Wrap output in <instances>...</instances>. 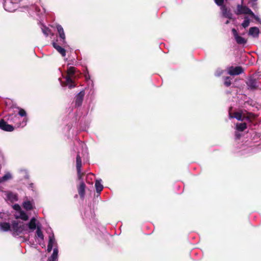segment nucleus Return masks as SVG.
I'll list each match as a JSON object with an SVG mask.
<instances>
[{"label": "nucleus", "instance_id": "1", "mask_svg": "<svg viewBox=\"0 0 261 261\" xmlns=\"http://www.w3.org/2000/svg\"><path fill=\"white\" fill-rule=\"evenodd\" d=\"M25 229L26 225L23 222L15 220L12 221L11 231L13 236H19Z\"/></svg>", "mask_w": 261, "mask_h": 261}, {"label": "nucleus", "instance_id": "2", "mask_svg": "<svg viewBox=\"0 0 261 261\" xmlns=\"http://www.w3.org/2000/svg\"><path fill=\"white\" fill-rule=\"evenodd\" d=\"M244 72V69L241 66L233 67L228 68V73L230 75H237Z\"/></svg>", "mask_w": 261, "mask_h": 261}, {"label": "nucleus", "instance_id": "3", "mask_svg": "<svg viewBox=\"0 0 261 261\" xmlns=\"http://www.w3.org/2000/svg\"><path fill=\"white\" fill-rule=\"evenodd\" d=\"M231 32L235 40L238 44L244 45L246 43L247 40L244 38L239 36L237 31L234 28L232 29Z\"/></svg>", "mask_w": 261, "mask_h": 261}, {"label": "nucleus", "instance_id": "4", "mask_svg": "<svg viewBox=\"0 0 261 261\" xmlns=\"http://www.w3.org/2000/svg\"><path fill=\"white\" fill-rule=\"evenodd\" d=\"M246 84L248 87V89L252 90H255L258 88L257 81L253 77H249L246 82Z\"/></svg>", "mask_w": 261, "mask_h": 261}, {"label": "nucleus", "instance_id": "5", "mask_svg": "<svg viewBox=\"0 0 261 261\" xmlns=\"http://www.w3.org/2000/svg\"><path fill=\"white\" fill-rule=\"evenodd\" d=\"M0 129L6 132H12L14 128L13 125L9 124L2 119L0 120Z\"/></svg>", "mask_w": 261, "mask_h": 261}, {"label": "nucleus", "instance_id": "6", "mask_svg": "<svg viewBox=\"0 0 261 261\" xmlns=\"http://www.w3.org/2000/svg\"><path fill=\"white\" fill-rule=\"evenodd\" d=\"M85 92L84 90L80 91L75 96V105L77 107H80L82 106Z\"/></svg>", "mask_w": 261, "mask_h": 261}, {"label": "nucleus", "instance_id": "7", "mask_svg": "<svg viewBox=\"0 0 261 261\" xmlns=\"http://www.w3.org/2000/svg\"><path fill=\"white\" fill-rule=\"evenodd\" d=\"M86 187V185L83 181H81L79 185L77 186L78 193L81 199L84 198Z\"/></svg>", "mask_w": 261, "mask_h": 261}, {"label": "nucleus", "instance_id": "8", "mask_svg": "<svg viewBox=\"0 0 261 261\" xmlns=\"http://www.w3.org/2000/svg\"><path fill=\"white\" fill-rule=\"evenodd\" d=\"M220 7V9L221 10L223 16L224 17H226V18H227L229 19H231L232 16V14L231 13L229 9H228V8L226 6V5H223Z\"/></svg>", "mask_w": 261, "mask_h": 261}, {"label": "nucleus", "instance_id": "9", "mask_svg": "<svg viewBox=\"0 0 261 261\" xmlns=\"http://www.w3.org/2000/svg\"><path fill=\"white\" fill-rule=\"evenodd\" d=\"M56 28L57 29L58 33L59 34L60 37L62 40L63 43V44L66 43L65 34L64 33L63 27L61 25L58 24L56 26Z\"/></svg>", "mask_w": 261, "mask_h": 261}, {"label": "nucleus", "instance_id": "10", "mask_svg": "<svg viewBox=\"0 0 261 261\" xmlns=\"http://www.w3.org/2000/svg\"><path fill=\"white\" fill-rule=\"evenodd\" d=\"M53 46L58 51V52L62 55V57H65L66 51L64 48L62 47L56 42H53Z\"/></svg>", "mask_w": 261, "mask_h": 261}, {"label": "nucleus", "instance_id": "11", "mask_svg": "<svg viewBox=\"0 0 261 261\" xmlns=\"http://www.w3.org/2000/svg\"><path fill=\"white\" fill-rule=\"evenodd\" d=\"M259 30L257 27H251L249 29L248 34L252 36L253 37H258L259 36Z\"/></svg>", "mask_w": 261, "mask_h": 261}, {"label": "nucleus", "instance_id": "12", "mask_svg": "<svg viewBox=\"0 0 261 261\" xmlns=\"http://www.w3.org/2000/svg\"><path fill=\"white\" fill-rule=\"evenodd\" d=\"M241 7V13L248 14L250 16H254L253 12L247 6H240L238 5V7Z\"/></svg>", "mask_w": 261, "mask_h": 261}, {"label": "nucleus", "instance_id": "13", "mask_svg": "<svg viewBox=\"0 0 261 261\" xmlns=\"http://www.w3.org/2000/svg\"><path fill=\"white\" fill-rule=\"evenodd\" d=\"M0 228L4 231H11V225L8 222H0Z\"/></svg>", "mask_w": 261, "mask_h": 261}, {"label": "nucleus", "instance_id": "14", "mask_svg": "<svg viewBox=\"0 0 261 261\" xmlns=\"http://www.w3.org/2000/svg\"><path fill=\"white\" fill-rule=\"evenodd\" d=\"M19 215H15L14 217L16 219H20L24 221H27L29 219V217L27 215V214L23 211H20L19 212Z\"/></svg>", "mask_w": 261, "mask_h": 261}, {"label": "nucleus", "instance_id": "15", "mask_svg": "<svg viewBox=\"0 0 261 261\" xmlns=\"http://www.w3.org/2000/svg\"><path fill=\"white\" fill-rule=\"evenodd\" d=\"M82 162L79 152L77 153L76 158V170L82 169Z\"/></svg>", "mask_w": 261, "mask_h": 261}, {"label": "nucleus", "instance_id": "16", "mask_svg": "<svg viewBox=\"0 0 261 261\" xmlns=\"http://www.w3.org/2000/svg\"><path fill=\"white\" fill-rule=\"evenodd\" d=\"M23 207L27 211L32 210L33 208V203L29 200H27L23 202Z\"/></svg>", "mask_w": 261, "mask_h": 261}, {"label": "nucleus", "instance_id": "17", "mask_svg": "<svg viewBox=\"0 0 261 261\" xmlns=\"http://www.w3.org/2000/svg\"><path fill=\"white\" fill-rule=\"evenodd\" d=\"M95 187L97 193H100L103 188L102 185L101 184V179L96 180Z\"/></svg>", "mask_w": 261, "mask_h": 261}, {"label": "nucleus", "instance_id": "18", "mask_svg": "<svg viewBox=\"0 0 261 261\" xmlns=\"http://www.w3.org/2000/svg\"><path fill=\"white\" fill-rule=\"evenodd\" d=\"M36 219L34 217L31 219L28 224V227L30 229L34 230L36 228Z\"/></svg>", "mask_w": 261, "mask_h": 261}, {"label": "nucleus", "instance_id": "19", "mask_svg": "<svg viewBox=\"0 0 261 261\" xmlns=\"http://www.w3.org/2000/svg\"><path fill=\"white\" fill-rule=\"evenodd\" d=\"M236 128L240 132H243L247 128V124L245 122L237 123L236 124Z\"/></svg>", "mask_w": 261, "mask_h": 261}, {"label": "nucleus", "instance_id": "20", "mask_svg": "<svg viewBox=\"0 0 261 261\" xmlns=\"http://www.w3.org/2000/svg\"><path fill=\"white\" fill-rule=\"evenodd\" d=\"M76 72V68L73 66H70L68 68L67 70V75L72 76Z\"/></svg>", "mask_w": 261, "mask_h": 261}, {"label": "nucleus", "instance_id": "21", "mask_svg": "<svg viewBox=\"0 0 261 261\" xmlns=\"http://www.w3.org/2000/svg\"><path fill=\"white\" fill-rule=\"evenodd\" d=\"M58 251L57 249L55 248L51 256L47 259V261H55L57 258Z\"/></svg>", "mask_w": 261, "mask_h": 261}, {"label": "nucleus", "instance_id": "22", "mask_svg": "<svg viewBox=\"0 0 261 261\" xmlns=\"http://www.w3.org/2000/svg\"><path fill=\"white\" fill-rule=\"evenodd\" d=\"M229 116L230 118H236L237 120L240 121H242V114L240 112H235L233 114V116H232L231 114H229Z\"/></svg>", "mask_w": 261, "mask_h": 261}, {"label": "nucleus", "instance_id": "23", "mask_svg": "<svg viewBox=\"0 0 261 261\" xmlns=\"http://www.w3.org/2000/svg\"><path fill=\"white\" fill-rule=\"evenodd\" d=\"M257 0H249L248 2V5L250 7H251L254 10L257 9Z\"/></svg>", "mask_w": 261, "mask_h": 261}, {"label": "nucleus", "instance_id": "24", "mask_svg": "<svg viewBox=\"0 0 261 261\" xmlns=\"http://www.w3.org/2000/svg\"><path fill=\"white\" fill-rule=\"evenodd\" d=\"M12 178V175L10 173L5 174L3 177L0 178V183L5 182Z\"/></svg>", "mask_w": 261, "mask_h": 261}, {"label": "nucleus", "instance_id": "25", "mask_svg": "<svg viewBox=\"0 0 261 261\" xmlns=\"http://www.w3.org/2000/svg\"><path fill=\"white\" fill-rule=\"evenodd\" d=\"M76 170L78 179L81 181H83V177L85 175V172H82V169Z\"/></svg>", "mask_w": 261, "mask_h": 261}, {"label": "nucleus", "instance_id": "26", "mask_svg": "<svg viewBox=\"0 0 261 261\" xmlns=\"http://www.w3.org/2000/svg\"><path fill=\"white\" fill-rule=\"evenodd\" d=\"M36 235L38 238L43 240L44 236L40 227H37L36 230Z\"/></svg>", "mask_w": 261, "mask_h": 261}, {"label": "nucleus", "instance_id": "27", "mask_svg": "<svg viewBox=\"0 0 261 261\" xmlns=\"http://www.w3.org/2000/svg\"><path fill=\"white\" fill-rule=\"evenodd\" d=\"M224 84L226 87H229L231 84V79L229 76H226L224 79Z\"/></svg>", "mask_w": 261, "mask_h": 261}, {"label": "nucleus", "instance_id": "28", "mask_svg": "<svg viewBox=\"0 0 261 261\" xmlns=\"http://www.w3.org/2000/svg\"><path fill=\"white\" fill-rule=\"evenodd\" d=\"M19 110L18 114L21 117H25L27 116V113L25 111L19 107L17 108Z\"/></svg>", "mask_w": 261, "mask_h": 261}, {"label": "nucleus", "instance_id": "29", "mask_svg": "<svg viewBox=\"0 0 261 261\" xmlns=\"http://www.w3.org/2000/svg\"><path fill=\"white\" fill-rule=\"evenodd\" d=\"M7 197L9 200H17L16 196L12 192H8L7 194Z\"/></svg>", "mask_w": 261, "mask_h": 261}, {"label": "nucleus", "instance_id": "30", "mask_svg": "<svg viewBox=\"0 0 261 261\" xmlns=\"http://www.w3.org/2000/svg\"><path fill=\"white\" fill-rule=\"evenodd\" d=\"M73 83V81L71 78V76L67 75L66 76L65 85H67L69 84Z\"/></svg>", "mask_w": 261, "mask_h": 261}, {"label": "nucleus", "instance_id": "31", "mask_svg": "<svg viewBox=\"0 0 261 261\" xmlns=\"http://www.w3.org/2000/svg\"><path fill=\"white\" fill-rule=\"evenodd\" d=\"M250 23V20L247 18H246L244 20L243 22L242 23V25L243 28H246L249 26Z\"/></svg>", "mask_w": 261, "mask_h": 261}, {"label": "nucleus", "instance_id": "32", "mask_svg": "<svg viewBox=\"0 0 261 261\" xmlns=\"http://www.w3.org/2000/svg\"><path fill=\"white\" fill-rule=\"evenodd\" d=\"M12 207L15 211H18L19 212L21 211L20 206L18 204H15L12 206Z\"/></svg>", "mask_w": 261, "mask_h": 261}, {"label": "nucleus", "instance_id": "33", "mask_svg": "<svg viewBox=\"0 0 261 261\" xmlns=\"http://www.w3.org/2000/svg\"><path fill=\"white\" fill-rule=\"evenodd\" d=\"M214 1L218 6H221L224 5V0H214Z\"/></svg>", "mask_w": 261, "mask_h": 261}, {"label": "nucleus", "instance_id": "34", "mask_svg": "<svg viewBox=\"0 0 261 261\" xmlns=\"http://www.w3.org/2000/svg\"><path fill=\"white\" fill-rule=\"evenodd\" d=\"M54 241H55L54 237L50 236L49 238V241H48V245H53Z\"/></svg>", "mask_w": 261, "mask_h": 261}, {"label": "nucleus", "instance_id": "35", "mask_svg": "<svg viewBox=\"0 0 261 261\" xmlns=\"http://www.w3.org/2000/svg\"><path fill=\"white\" fill-rule=\"evenodd\" d=\"M42 32L46 36H48L49 30L48 29H42Z\"/></svg>", "mask_w": 261, "mask_h": 261}, {"label": "nucleus", "instance_id": "36", "mask_svg": "<svg viewBox=\"0 0 261 261\" xmlns=\"http://www.w3.org/2000/svg\"><path fill=\"white\" fill-rule=\"evenodd\" d=\"M53 245H48H48H47V251H48V252H51V250H52V249H53Z\"/></svg>", "mask_w": 261, "mask_h": 261}, {"label": "nucleus", "instance_id": "37", "mask_svg": "<svg viewBox=\"0 0 261 261\" xmlns=\"http://www.w3.org/2000/svg\"><path fill=\"white\" fill-rule=\"evenodd\" d=\"M252 17H253V18H254L256 20H257V21L260 22V18L257 16H256L254 14V16H251Z\"/></svg>", "mask_w": 261, "mask_h": 261}, {"label": "nucleus", "instance_id": "38", "mask_svg": "<svg viewBox=\"0 0 261 261\" xmlns=\"http://www.w3.org/2000/svg\"><path fill=\"white\" fill-rule=\"evenodd\" d=\"M67 86H68V88L69 89H72V88H73L75 87V85L74 84V83H72V84H69Z\"/></svg>", "mask_w": 261, "mask_h": 261}, {"label": "nucleus", "instance_id": "39", "mask_svg": "<svg viewBox=\"0 0 261 261\" xmlns=\"http://www.w3.org/2000/svg\"><path fill=\"white\" fill-rule=\"evenodd\" d=\"M235 135L237 139H240V135L239 133H236Z\"/></svg>", "mask_w": 261, "mask_h": 261}, {"label": "nucleus", "instance_id": "40", "mask_svg": "<svg viewBox=\"0 0 261 261\" xmlns=\"http://www.w3.org/2000/svg\"><path fill=\"white\" fill-rule=\"evenodd\" d=\"M229 22V21L228 20H227L225 23L228 24Z\"/></svg>", "mask_w": 261, "mask_h": 261}]
</instances>
